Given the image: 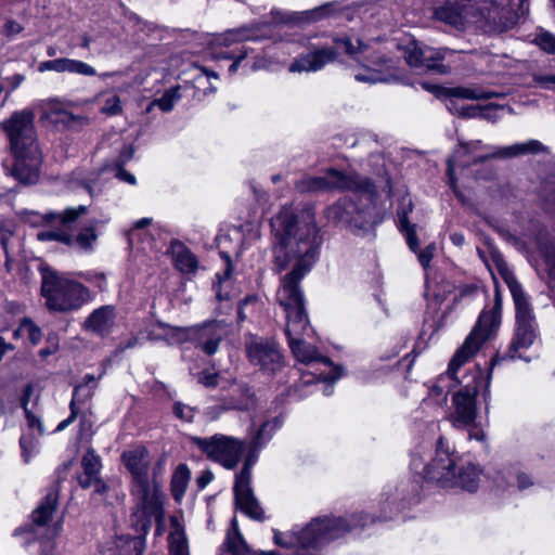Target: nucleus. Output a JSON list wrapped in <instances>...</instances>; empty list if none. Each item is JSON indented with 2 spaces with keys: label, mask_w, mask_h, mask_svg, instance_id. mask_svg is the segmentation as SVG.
<instances>
[{
  "label": "nucleus",
  "mask_w": 555,
  "mask_h": 555,
  "mask_svg": "<svg viewBox=\"0 0 555 555\" xmlns=\"http://www.w3.org/2000/svg\"><path fill=\"white\" fill-rule=\"evenodd\" d=\"M272 254L274 266L284 270L291 262L294 268L286 274L276 292V300L284 309L287 319L286 336L296 360L304 364L302 375L324 376L335 372L331 378L339 379L343 369L336 366L318 349L305 340L313 334L304 306V295L299 288L300 280L319 260L323 236L312 207L297 208L283 206L271 218Z\"/></svg>",
  "instance_id": "f257e3e1"
},
{
  "label": "nucleus",
  "mask_w": 555,
  "mask_h": 555,
  "mask_svg": "<svg viewBox=\"0 0 555 555\" xmlns=\"http://www.w3.org/2000/svg\"><path fill=\"white\" fill-rule=\"evenodd\" d=\"M357 44L349 37L332 38L331 42L309 41L307 52L301 53L291 65L289 72H318L325 65L334 62L345 52L353 61L360 64L354 73V79L359 82H400L413 86L414 74H404L400 67L395 66L391 60L379 53H373L370 44L357 39Z\"/></svg>",
  "instance_id": "f03ea898"
},
{
  "label": "nucleus",
  "mask_w": 555,
  "mask_h": 555,
  "mask_svg": "<svg viewBox=\"0 0 555 555\" xmlns=\"http://www.w3.org/2000/svg\"><path fill=\"white\" fill-rule=\"evenodd\" d=\"M31 109L14 112L0 124L4 131L14 162L3 163L5 172L24 184H34L39 179L42 154L37 140Z\"/></svg>",
  "instance_id": "7ed1b4c3"
},
{
  "label": "nucleus",
  "mask_w": 555,
  "mask_h": 555,
  "mask_svg": "<svg viewBox=\"0 0 555 555\" xmlns=\"http://www.w3.org/2000/svg\"><path fill=\"white\" fill-rule=\"evenodd\" d=\"M506 0H448L435 9L434 17L456 29L475 25L489 34H501L516 25V14Z\"/></svg>",
  "instance_id": "20e7f679"
},
{
  "label": "nucleus",
  "mask_w": 555,
  "mask_h": 555,
  "mask_svg": "<svg viewBox=\"0 0 555 555\" xmlns=\"http://www.w3.org/2000/svg\"><path fill=\"white\" fill-rule=\"evenodd\" d=\"M376 518L367 513H359L349 519L341 517L314 518L298 532L274 531V542L286 548H295L296 555H320L321 548L349 532L353 528H364Z\"/></svg>",
  "instance_id": "39448f33"
},
{
  "label": "nucleus",
  "mask_w": 555,
  "mask_h": 555,
  "mask_svg": "<svg viewBox=\"0 0 555 555\" xmlns=\"http://www.w3.org/2000/svg\"><path fill=\"white\" fill-rule=\"evenodd\" d=\"M121 460L133 479V492L141 505V531L146 533L151 527V518L163 516L162 496L157 489H152L149 479L150 456L144 447H134L121 454Z\"/></svg>",
  "instance_id": "423d86ee"
},
{
  "label": "nucleus",
  "mask_w": 555,
  "mask_h": 555,
  "mask_svg": "<svg viewBox=\"0 0 555 555\" xmlns=\"http://www.w3.org/2000/svg\"><path fill=\"white\" fill-rule=\"evenodd\" d=\"M41 294L48 309L57 312L78 310L89 299L81 283L50 270L42 273Z\"/></svg>",
  "instance_id": "0eeeda50"
},
{
  "label": "nucleus",
  "mask_w": 555,
  "mask_h": 555,
  "mask_svg": "<svg viewBox=\"0 0 555 555\" xmlns=\"http://www.w3.org/2000/svg\"><path fill=\"white\" fill-rule=\"evenodd\" d=\"M269 25L243 26L229 29L222 34L212 35L209 39L210 54L216 60H232L229 66V74L233 75L238 70L242 62L248 55V49L244 46L234 47L246 40H259L269 34Z\"/></svg>",
  "instance_id": "6e6552de"
},
{
  "label": "nucleus",
  "mask_w": 555,
  "mask_h": 555,
  "mask_svg": "<svg viewBox=\"0 0 555 555\" xmlns=\"http://www.w3.org/2000/svg\"><path fill=\"white\" fill-rule=\"evenodd\" d=\"M295 188L300 193H319L326 191H351L372 199L374 193L373 183L356 172L340 171L328 168L323 176H307L296 181Z\"/></svg>",
  "instance_id": "1a4fd4ad"
},
{
  "label": "nucleus",
  "mask_w": 555,
  "mask_h": 555,
  "mask_svg": "<svg viewBox=\"0 0 555 555\" xmlns=\"http://www.w3.org/2000/svg\"><path fill=\"white\" fill-rule=\"evenodd\" d=\"M429 429L437 437L434 457L424 469V478L437 482L441 487H449L450 482L455 480L454 470L459 459L457 452L450 441L440 435L438 423H431Z\"/></svg>",
  "instance_id": "9d476101"
},
{
  "label": "nucleus",
  "mask_w": 555,
  "mask_h": 555,
  "mask_svg": "<svg viewBox=\"0 0 555 555\" xmlns=\"http://www.w3.org/2000/svg\"><path fill=\"white\" fill-rule=\"evenodd\" d=\"M189 440L209 460L228 469L237 465L245 449L243 441L222 434H216L208 438L191 436Z\"/></svg>",
  "instance_id": "9b49d317"
},
{
  "label": "nucleus",
  "mask_w": 555,
  "mask_h": 555,
  "mask_svg": "<svg viewBox=\"0 0 555 555\" xmlns=\"http://www.w3.org/2000/svg\"><path fill=\"white\" fill-rule=\"evenodd\" d=\"M470 339H465L455 351L449 362L447 372L439 375L428 387V397L423 402L435 404L439 408L447 402L449 392L459 384L456 378L457 371L478 352L470 347Z\"/></svg>",
  "instance_id": "f8f14e48"
},
{
  "label": "nucleus",
  "mask_w": 555,
  "mask_h": 555,
  "mask_svg": "<svg viewBox=\"0 0 555 555\" xmlns=\"http://www.w3.org/2000/svg\"><path fill=\"white\" fill-rule=\"evenodd\" d=\"M85 214H87V206L79 205L78 207L67 208L60 214L49 212L39 215L37 212H29L27 220L34 225L51 222L59 223L61 227L57 229L38 232L37 238L41 242L57 241L72 247L73 234L69 232V229L72 223Z\"/></svg>",
  "instance_id": "ddd939ff"
},
{
  "label": "nucleus",
  "mask_w": 555,
  "mask_h": 555,
  "mask_svg": "<svg viewBox=\"0 0 555 555\" xmlns=\"http://www.w3.org/2000/svg\"><path fill=\"white\" fill-rule=\"evenodd\" d=\"M261 449H254V442L249 443V451L242 470L236 475L234 485L235 504L245 515L253 519H261L262 509L259 506L250 487L251 467L258 460Z\"/></svg>",
  "instance_id": "4468645a"
},
{
  "label": "nucleus",
  "mask_w": 555,
  "mask_h": 555,
  "mask_svg": "<svg viewBox=\"0 0 555 555\" xmlns=\"http://www.w3.org/2000/svg\"><path fill=\"white\" fill-rule=\"evenodd\" d=\"M325 218L334 223L343 224L351 230H366L373 222L371 210L360 208L351 198L344 197L324 211Z\"/></svg>",
  "instance_id": "2eb2a0df"
},
{
  "label": "nucleus",
  "mask_w": 555,
  "mask_h": 555,
  "mask_svg": "<svg viewBox=\"0 0 555 555\" xmlns=\"http://www.w3.org/2000/svg\"><path fill=\"white\" fill-rule=\"evenodd\" d=\"M245 347L249 362L261 371L274 374L283 367V356L274 341L263 337L249 336Z\"/></svg>",
  "instance_id": "dca6fc26"
},
{
  "label": "nucleus",
  "mask_w": 555,
  "mask_h": 555,
  "mask_svg": "<svg viewBox=\"0 0 555 555\" xmlns=\"http://www.w3.org/2000/svg\"><path fill=\"white\" fill-rule=\"evenodd\" d=\"M482 383L480 372L474 377V385H466L453 395L452 403L454 411L451 415L453 425L457 428L467 427L475 423L476 397L479 384Z\"/></svg>",
  "instance_id": "f3484780"
},
{
  "label": "nucleus",
  "mask_w": 555,
  "mask_h": 555,
  "mask_svg": "<svg viewBox=\"0 0 555 555\" xmlns=\"http://www.w3.org/2000/svg\"><path fill=\"white\" fill-rule=\"evenodd\" d=\"M230 323L223 320H214L201 325L192 326L191 341L207 356L218 351L219 345L229 336Z\"/></svg>",
  "instance_id": "a211bd4d"
},
{
  "label": "nucleus",
  "mask_w": 555,
  "mask_h": 555,
  "mask_svg": "<svg viewBox=\"0 0 555 555\" xmlns=\"http://www.w3.org/2000/svg\"><path fill=\"white\" fill-rule=\"evenodd\" d=\"M502 298L501 294L495 289L494 305L490 310H483L466 339H470V347L479 351L481 346L491 337L499 328L501 323Z\"/></svg>",
  "instance_id": "6ab92c4d"
},
{
  "label": "nucleus",
  "mask_w": 555,
  "mask_h": 555,
  "mask_svg": "<svg viewBox=\"0 0 555 555\" xmlns=\"http://www.w3.org/2000/svg\"><path fill=\"white\" fill-rule=\"evenodd\" d=\"M493 259L496 264L499 274L508 286L513 296L516 310V322H535L529 299L525 295L521 285L518 283L513 272L507 267V263L500 255L494 256Z\"/></svg>",
  "instance_id": "aec40b11"
},
{
  "label": "nucleus",
  "mask_w": 555,
  "mask_h": 555,
  "mask_svg": "<svg viewBox=\"0 0 555 555\" xmlns=\"http://www.w3.org/2000/svg\"><path fill=\"white\" fill-rule=\"evenodd\" d=\"M537 337L535 322H516L513 339L507 350L491 360V367L505 360L522 359L521 350L528 349Z\"/></svg>",
  "instance_id": "412c9836"
},
{
  "label": "nucleus",
  "mask_w": 555,
  "mask_h": 555,
  "mask_svg": "<svg viewBox=\"0 0 555 555\" xmlns=\"http://www.w3.org/2000/svg\"><path fill=\"white\" fill-rule=\"evenodd\" d=\"M260 237V225L258 222H246L238 227H232L227 233L218 235V246L221 249V255L229 261V254L224 249L228 243L234 242L233 250L238 253L245 246L250 245Z\"/></svg>",
  "instance_id": "4be33fe9"
},
{
  "label": "nucleus",
  "mask_w": 555,
  "mask_h": 555,
  "mask_svg": "<svg viewBox=\"0 0 555 555\" xmlns=\"http://www.w3.org/2000/svg\"><path fill=\"white\" fill-rule=\"evenodd\" d=\"M422 87L433 93L436 98L444 99L447 102H450V100H453L454 98L478 101L499 98L502 95L501 93L488 91L477 86L446 88L439 85L423 82Z\"/></svg>",
  "instance_id": "5701e85b"
},
{
  "label": "nucleus",
  "mask_w": 555,
  "mask_h": 555,
  "mask_svg": "<svg viewBox=\"0 0 555 555\" xmlns=\"http://www.w3.org/2000/svg\"><path fill=\"white\" fill-rule=\"evenodd\" d=\"M413 202L409 194L403 195L397 208V227L405 236L406 243L413 253H416V237L413 224Z\"/></svg>",
  "instance_id": "b1692460"
},
{
  "label": "nucleus",
  "mask_w": 555,
  "mask_h": 555,
  "mask_svg": "<svg viewBox=\"0 0 555 555\" xmlns=\"http://www.w3.org/2000/svg\"><path fill=\"white\" fill-rule=\"evenodd\" d=\"M175 268L184 275L196 273L199 262L197 257L180 241H172L168 248Z\"/></svg>",
  "instance_id": "393cba45"
},
{
  "label": "nucleus",
  "mask_w": 555,
  "mask_h": 555,
  "mask_svg": "<svg viewBox=\"0 0 555 555\" xmlns=\"http://www.w3.org/2000/svg\"><path fill=\"white\" fill-rule=\"evenodd\" d=\"M48 70L56 73H70L81 76H94L96 74L95 68L88 63L67 57H60L41 62L39 64V72L43 73Z\"/></svg>",
  "instance_id": "a878e982"
},
{
  "label": "nucleus",
  "mask_w": 555,
  "mask_h": 555,
  "mask_svg": "<svg viewBox=\"0 0 555 555\" xmlns=\"http://www.w3.org/2000/svg\"><path fill=\"white\" fill-rule=\"evenodd\" d=\"M116 318L115 308L113 306H102L95 309L89 318L86 320V328L98 333L100 335H106L111 332L114 326Z\"/></svg>",
  "instance_id": "bb28decb"
},
{
  "label": "nucleus",
  "mask_w": 555,
  "mask_h": 555,
  "mask_svg": "<svg viewBox=\"0 0 555 555\" xmlns=\"http://www.w3.org/2000/svg\"><path fill=\"white\" fill-rule=\"evenodd\" d=\"M481 469L478 465L466 463L454 470L455 480L450 482L451 487H460L468 492H475L480 482Z\"/></svg>",
  "instance_id": "cd10ccee"
},
{
  "label": "nucleus",
  "mask_w": 555,
  "mask_h": 555,
  "mask_svg": "<svg viewBox=\"0 0 555 555\" xmlns=\"http://www.w3.org/2000/svg\"><path fill=\"white\" fill-rule=\"evenodd\" d=\"M152 339H164L170 345L182 344L191 340V327H177L169 324L157 322L150 333Z\"/></svg>",
  "instance_id": "c85d7f7f"
},
{
  "label": "nucleus",
  "mask_w": 555,
  "mask_h": 555,
  "mask_svg": "<svg viewBox=\"0 0 555 555\" xmlns=\"http://www.w3.org/2000/svg\"><path fill=\"white\" fill-rule=\"evenodd\" d=\"M82 474L78 477V483L81 488H89L93 481L100 477L102 468L101 457L93 449L87 450L81 460Z\"/></svg>",
  "instance_id": "c756f323"
},
{
  "label": "nucleus",
  "mask_w": 555,
  "mask_h": 555,
  "mask_svg": "<svg viewBox=\"0 0 555 555\" xmlns=\"http://www.w3.org/2000/svg\"><path fill=\"white\" fill-rule=\"evenodd\" d=\"M223 545L230 555H278L274 552L257 554L250 551L238 530L236 518L231 521V529L228 531Z\"/></svg>",
  "instance_id": "7c9ffc66"
},
{
  "label": "nucleus",
  "mask_w": 555,
  "mask_h": 555,
  "mask_svg": "<svg viewBox=\"0 0 555 555\" xmlns=\"http://www.w3.org/2000/svg\"><path fill=\"white\" fill-rule=\"evenodd\" d=\"M171 531L168 537L169 555H190L183 526L177 516L170 518Z\"/></svg>",
  "instance_id": "2f4dec72"
},
{
  "label": "nucleus",
  "mask_w": 555,
  "mask_h": 555,
  "mask_svg": "<svg viewBox=\"0 0 555 555\" xmlns=\"http://www.w3.org/2000/svg\"><path fill=\"white\" fill-rule=\"evenodd\" d=\"M545 151V146L538 140H529L524 143H516L506 147L496 149L492 157H516L525 154H538Z\"/></svg>",
  "instance_id": "473e14b6"
},
{
  "label": "nucleus",
  "mask_w": 555,
  "mask_h": 555,
  "mask_svg": "<svg viewBox=\"0 0 555 555\" xmlns=\"http://www.w3.org/2000/svg\"><path fill=\"white\" fill-rule=\"evenodd\" d=\"M441 56L438 52L429 48L418 47V68H425L428 72H433L440 75L450 73V67L441 62Z\"/></svg>",
  "instance_id": "72a5a7b5"
},
{
  "label": "nucleus",
  "mask_w": 555,
  "mask_h": 555,
  "mask_svg": "<svg viewBox=\"0 0 555 555\" xmlns=\"http://www.w3.org/2000/svg\"><path fill=\"white\" fill-rule=\"evenodd\" d=\"M57 506V491L50 490L39 506L33 512V521L36 526H44Z\"/></svg>",
  "instance_id": "f704fd0d"
},
{
  "label": "nucleus",
  "mask_w": 555,
  "mask_h": 555,
  "mask_svg": "<svg viewBox=\"0 0 555 555\" xmlns=\"http://www.w3.org/2000/svg\"><path fill=\"white\" fill-rule=\"evenodd\" d=\"M254 403L255 399L250 389L246 386L237 385L232 389V396L225 409L248 410Z\"/></svg>",
  "instance_id": "c9c22d12"
},
{
  "label": "nucleus",
  "mask_w": 555,
  "mask_h": 555,
  "mask_svg": "<svg viewBox=\"0 0 555 555\" xmlns=\"http://www.w3.org/2000/svg\"><path fill=\"white\" fill-rule=\"evenodd\" d=\"M191 478V472L185 464H180L176 468L171 478V492L176 501H181L188 488Z\"/></svg>",
  "instance_id": "e433bc0d"
},
{
  "label": "nucleus",
  "mask_w": 555,
  "mask_h": 555,
  "mask_svg": "<svg viewBox=\"0 0 555 555\" xmlns=\"http://www.w3.org/2000/svg\"><path fill=\"white\" fill-rule=\"evenodd\" d=\"M483 147V144L480 140L472 141L468 143H461V149L457 150L452 157L448 160V176L450 178L451 183H454V171L457 166H467L468 163L461 162L460 158L470 151H475Z\"/></svg>",
  "instance_id": "4c0bfd02"
},
{
  "label": "nucleus",
  "mask_w": 555,
  "mask_h": 555,
  "mask_svg": "<svg viewBox=\"0 0 555 555\" xmlns=\"http://www.w3.org/2000/svg\"><path fill=\"white\" fill-rule=\"evenodd\" d=\"M34 433H23L20 438V448L23 462L28 464L40 452V442Z\"/></svg>",
  "instance_id": "58836bf2"
},
{
  "label": "nucleus",
  "mask_w": 555,
  "mask_h": 555,
  "mask_svg": "<svg viewBox=\"0 0 555 555\" xmlns=\"http://www.w3.org/2000/svg\"><path fill=\"white\" fill-rule=\"evenodd\" d=\"M43 111L40 117L42 122L56 124L64 121L65 117L68 116V112L61 105L57 100L51 99L43 103Z\"/></svg>",
  "instance_id": "ea45409f"
},
{
  "label": "nucleus",
  "mask_w": 555,
  "mask_h": 555,
  "mask_svg": "<svg viewBox=\"0 0 555 555\" xmlns=\"http://www.w3.org/2000/svg\"><path fill=\"white\" fill-rule=\"evenodd\" d=\"M281 425L282 423L279 418L264 422L250 441L254 442V449H261L266 446Z\"/></svg>",
  "instance_id": "a19ab883"
},
{
  "label": "nucleus",
  "mask_w": 555,
  "mask_h": 555,
  "mask_svg": "<svg viewBox=\"0 0 555 555\" xmlns=\"http://www.w3.org/2000/svg\"><path fill=\"white\" fill-rule=\"evenodd\" d=\"M181 99L180 87L176 86L169 88L164 92V94L154 100L150 106L147 107V112L152 109L153 106H158L163 112H170L175 104Z\"/></svg>",
  "instance_id": "79ce46f5"
},
{
  "label": "nucleus",
  "mask_w": 555,
  "mask_h": 555,
  "mask_svg": "<svg viewBox=\"0 0 555 555\" xmlns=\"http://www.w3.org/2000/svg\"><path fill=\"white\" fill-rule=\"evenodd\" d=\"M331 12V4H324L311 10L302 11L294 13L292 21L296 23L302 22H317L325 16H327Z\"/></svg>",
  "instance_id": "37998d69"
},
{
  "label": "nucleus",
  "mask_w": 555,
  "mask_h": 555,
  "mask_svg": "<svg viewBox=\"0 0 555 555\" xmlns=\"http://www.w3.org/2000/svg\"><path fill=\"white\" fill-rule=\"evenodd\" d=\"M26 335L33 345H37L41 340V330L30 320L23 319L18 328L14 332V336Z\"/></svg>",
  "instance_id": "c03bdc74"
},
{
  "label": "nucleus",
  "mask_w": 555,
  "mask_h": 555,
  "mask_svg": "<svg viewBox=\"0 0 555 555\" xmlns=\"http://www.w3.org/2000/svg\"><path fill=\"white\" fill-rule=\"evenodd\" d=\"M398 50L401 52L405 64L413 70L416 67V41L413 38L399 39Z\"/></svg>",
  "instance_id": "a18cd8bd"
},
{
  "label": "nucleus",
  "mask_w": 555,
  "mask_h": 555,
  "mask_svg": "<svg viewBox=\"0 0 555 555\" xmlns=\"http://www.w3.org/2000/svg\"><path fill=\"white\" fill-rule=\"evenodd\" d=\"M96 241V233L93 227H86L75 236L73 235V245L80 249L88 250Z\"/></svg>",
  "instance_id": "49530a36"
},
{
  "label": "nucleus",
  "mask_w": 555,
  "mask_h": 555,
  "mask_svg": "<svg viewBox=\"0 0 555 555\" xmlns=\"http://www.w3.org/2000/svg\"><path fill=\"white\" fill-rule=\"evenodd\" d=\"M23 409L26 418V430H24L23 433H34L38 437L44 435L46 429L43 427L41 418L34 414L28 408H26L25 401L23 402Z\"/></svg>",
  "instance_id": "de8ad7c7"
},
{
  "label": "nucleus",
  "mask_w": 555,
  "mask_h": 555,
  "mask_svg": "<svg viewBox=\"0 0 555 555\" xmlns=\"http://www.w3.org/2000/svg\"><path fill=\"white\" fill-rule=\"evenodd\" d=\"M437 251L435 244L428 245L423 251L418 254V261L425 270V286L426 289L430 288V261Z\"/></svg>",
  "instance_id": "09e8293b"
},
{
  "label": "nucleus",
  "mask_w": 555,
  "mask_h": 555,
  "mask_svg": "<svg viewBox=\"0 0 555 555\" xmlns=\"http://www.w3.org/2000/svg\"><path fill=\"white\" fill-rule=\"evenodd\" d=\"M416 359L415 354V346H413L411 352L406 354L400 362H399V371L403 374L404 380L409 384L410 388L413 387L414 378H413V365Z\"/></svg>",
  "instance_id": "8fccbe9b"
},
{
  "label": "nucleus",
  "mask_w": 555,
  "mask_h": 555,
  "mask_svg": "<svg viewBox=\"0 0 555 555\" xmlns=\"http://www.w3.org/2000/svg\"><path fill=\"white\" fill-rule=\"evenodd\" d=\"M533 43L544 52L555 54V35L552 33L545 30L539 31L533 39Z\"/></svg>",
  "instance_id": "3c124183"
},
{
  "label": "nucleus",
  "mask_w": 555,
  "mask_h": 555,
  "mask_svg": "<svg viewBox=\"0 0 555 555\" xmlns=\"http://www.w3.org/2000/svg\"><path fill=\"white\" fill-rule=\"evenodd\" d=\"M446 105H447V108L452 114H457L459 116L464 117V118H476V117H479V114H481L480 106L468 105V106L459 107L453 100H450V102H447Z\"/></svg>",
  "instance_id": "603ef678"
},
{
  "label": "nucleus",
  "mask_w": 555,
  "mask_h": 555,
  "mask_svg": "<svg viewBox=\"0 0 555 555\" xmlns=\"http://www.w3.org/2000/svg\"><path fill=\"white\" fill-rule=\"evenodd\" d=\"M100 112L107 116H116L121 114L122 106L121 100L117 94H108L104 100V104L101 106Z\"/></svg>",
  "instance_id": "864d4df0"
},
{
  "label": "nucleus",
  "mask_w": 555,
  "mask_h": 555,
  "mask_svg": "<svg viewBox=\"0 0 555 555\" xmlns=\"http://www.w3.org/2000/svg\"><path fill=\"white\" fill-rule=\"evenodd\" d=\"M325 376H327V378H324V376H307V375H304L301 376V382L302 384H306V385H309V384H313L315 382H323L324 383V386L322 388V391L324 393V396H331L334 391V383L337 380V379H332L331 377L332 376H335V372H332L331 374H325Z\"/></svg>",
  "instance_id": "5fc2aeb1"
},
{
  "label": "nucleus",
  "mask_w": 555,
  "mask_h": 555,
  "mask_svg": "<svg viewBox=\"0 0 555 555\" xmlns=\"http://www.w3.org/2000/svg\"><path fill=\"white\" fill-rule=\"evenodd\" d=\"M152 223V218L144 217L137 220L133 225L128 230L127 236L129 244H133L135 240L141 237V231L145 230Z\"/></svg>",
  "instance_id": "6e6d98bb"
},
{
  "label": "nucleus",
  "mask_w": 555,
  "mask_h": 555,
  "mask_svg": "<svg viewBox=\"0 0 555 555\" xmlns=\"http://www.w3.org/2000/svg\"><path fill=\"white\" fill-rule=\"evenodd\" d=\"M96 388L86 387V385H77L74 389L73 398L70 403H74V406H77V403H83L90 400Z\"/></svg>",
  "instance_id": "4d7b16f0"
},
{
  "label": "nucleus",
  "mask_w": 555,
  "mask_h": 555,
  "mask_svg": "<svg viewBox=\"0 0 555 555\" xmlns=\"http://www.w3.org/2000/svg\"><path fill=\"white\" fill-rule=\"evenodd\" d=\"M506 9L516 14V23L529 12V0H506Z\"/></svg>",
  "instance_id": "13d9d810"
},
{
  "label": "nucleus",
  "mask_w": 555,
  "mask_h": 555,
  "mask_svg": "<svg viewBox=\"0 0 555 555\" xmlns=\"http://www.w3.org/2000/svg\"><path fill=\"white\" fill-rule=\"evenodd\" d=\"M195 409L182 402L173 404V414L183 422H192L195 416Z\"/></svg>",
  "instance_id": "bf43d9fd"
},
{
  "label": "nucleus",
  "mask_w": 555,
  "mask_h": 555,
  "mask_svg": "<svg viewBox=\"0 0 555 555\" xmlns=\"http://www.w3.org/2000/svg\"><path fill=\"white\" fill-rule=\"evenodd\" d=\"M24 27L16 21L7 20L2 27V34L8 38H13L18 35Z\"/></svg>",
  "instance_id": "052dcab7"
},
{
  "label": "nucleus",
  "mask_w": 555,
  "mask_h": 555,
  "mask_svg": "<svg viewBox=\"0 0 555 555\" xmlns=\"http://www.w3.org/2000/svg\"><path fill=\"white\" fill-rule=\"evenodd\" d=\"M114 170H115V177L118 180H120L125 183H128L130 185H134L137 183V179H135L134 175H132L131 172L124 169V167L120 166L119 164H115Z\"/></svg>",
  "instance_id": "680f3d73"
},
{
  "label": "nucleus",
  "mask_w": 555,
  "mask_h": 555,
  "mask_svg": "<svg viewBox=\"0 0 555 555\" xmlns=\"http://www.w3.org/2000/svg\"><path fill=\"white\" fill-rule=\"evenodd\" d=\"M533 81L543 89L555 90V75H535Z\"/></svg>",
  "instance_id": "e2e57ef3"
},
{
  "label": "nucleus",
  "mask_w": 555,
  "mask_h": 555,
  "mask_svg": "<svg viewBox=\"0 0 555 555\" xmlns=\"http://www.w3.org/2000/svg\"><path fill=\"white\" fill-rule=\"evenodd\" d=\"M502 108L503 106L499 105H487L481 107V114H479V117L494 122L499 119L498 111Z\"/></svg>",
  "instance_id": "0e129e2a"
},
{
  "label": "nucleus",
  "mask_w": 555,
  "mask_h": 555,
  "mask_svg": "<svg viewBox=\"0 0 555 555\" xmlns=\"http://www.w3.org/2000/svg\"><path fill=\"white\" fill-rule=\"evenodd\" d=\"M70 414L67 418L63 420L55 428L54 431H62L75 422L78 416V409L74 403H69Z\"/></svg>",
  "instance_id": "69168bd1"
},
{
  "label": "nucleus",
  "mask_w": 555,
  "mask_h": 555,
  "mask_svg": "<svg viewBox=\"0 0 555 555\" xmlns=\"http://www.w3.org/2000/svg\"><path fill=\"white\" fill-rule=\"evenodd\" d=\"M214 479V474L210 470H203L196 478V483L199 490L206 488Z\"/></svg>",
  "instance_id": "338daca9"
},
{
  "label": "nucleus",
  "mask_w": 555,
  "mask_h": 555,
  "mask_svg": "<svg viewBox=\"0 0 555 555\" xmlns=\"http://www.w3.org/2000/svg\"><path fill=\"white\" fill-rule=\"evenodd\" d=\"M198 382L205 387H214L217 385V374L209 372H202L198 376Z\"/></svg>",
  "instance_id": "774afa93"
}]
</instances>
